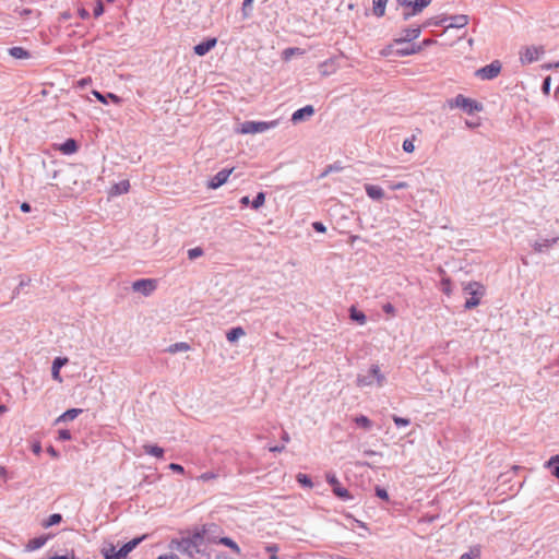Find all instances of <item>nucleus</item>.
Wrapping results in <instances>:
<instances>
[{"mask_svg":"<svg viewBox=\"0 0 559 559\" xmlns=\"http://www.w3.org/2000/svg\"><path fill=\"white\" fill-rule=\"evenodd\" d=\"M170 546L174 550L188 556L190 559L209 557L204 536L200 535L198 532H194L192 535L183 537L180 540H173Z\"/></svg>","mask_w":559,"mask_h":559,"instance_id":"nucleus-1","label":"nucleus"},{"mask_svg":"<svg viewBox=\"0 0 559 559\" xmlns=\"http://www.w3.org/2000/svg\"><path fill=\"white\" fill-rule=\"evenodd\" d=\"M145 537L146 535L135 537L118 550H116L115 546H110V548L103 551L105 559H124Z\"/></svg>","mask_w":559,"mask_h":559,"instance_id":"nucleus-2","label":"nucleus"},{"mask_svg":"<svg viewBox=\"0 0 559 559\" xmlns=\"http://www.w3.org/2000/svg\"><path fill=\"white\" fill-rule=\"evenodd\" d=\"M385 378L381 373L379 366L373 365L368 371V374L366 373H359L357 376V385L360 388L364 386H371L377 383L378 386H382Z\"/></svg>","mask_w":559,"mask_h":559,"instance_id":"nucleus-3","label":"nucleus"},{"mask_svg":"<svg viewBox=\"0 0 559 559\" xmlns=\"http://www.w3.org/2000/svg\"><path fill=\"white\" fill-rule=\"evenodd\" d=\"M278 122L276 120L273 121H245L241 123L240 129L238 130L241 134H255L263 133L270 129H274L277 127Z\"/></svg>","mask_w":559,"mask_h":559,"instance_id":"nucleus-4","label":"nucleus"},{"mask_svg":"<svg viewBox=\"0 0 559 559\" xmlns=\"http://www.w3.org/2000/svg\"><path fill=\"white\" fill-rule=\"evenodd\" d=\"M451 108H460L466 114H473L475 111H481L483 105L472 98L465 97L462 94L456 95L449 102Z\"/></svg>","mask_w":559,"mask_h":559,"instance_id":"nucleus-5","label":"nucleus"},{"mask_svg":"<svg viewBox=\"0 0 559 559\" xmlns=\"http://www.w3.org/2000/svg\"><path fill=\"white\" fill-rule=\"evenodd\" d=\"M464 290L466 294L471 295V297L467 298L465 302V307L468 309L476 307L480 301V297L485 293L484 286L477 282L466 284L464 286Z\"/></svg>","mask_w":559,"mask_h":559,"instance_id":"nucleus-6","label":"nucleus"},{"mask_svg":"<svg viewBox=\"0 0 559 559\" xmlns=\"http://www.w3.org/2000/svg\"><path fill=\"white\" fill-rule=\"evenodd\" d=\"M544 53L543 46H526L520 50V61L522 64H528L537 61Z\"/></svg>","mask_w":559,"mask_h":559,"instance_id":"nucleus-7","label":"nucleus"},{"mask_svg":"<svg viewBox=\"0 0 559 559\" xmlns=\"http://www.w3.org/2000/svg\"><path fill=\"white\" fill-rule=\"evenodd\" d=\"M501 68L500 61L495 60L490 64L478 69L475 74L481 80H492L499 75Z\"/></svg>","mask_w":559,"mask_h":559,"instance_id":"nucleus-8","label":"nucleus"},{"mask_svg":"<svg viewBox=\"0 0 559 559\" xmlns=\"http://www.w3.org/2000/svg\"><path fill=\"white\" fill-rule=\"evenodd\" d=\"M157 286L156 280L142 278L138 280L132 284V289L136 293H141L144 296H150Z\"/></svg>","mask_w":559,"mask_h":559,"instance_id":"nucleus-9","label":"nucleus"},{"mask_svg":"<svg viewBox=\"0 0 559 559\" xmlns=\"http://www.w3.org/2000/svg\"><path fill=\"white\" fill-rule=\"evenodd\" d=\"M326 481L329 483V485L332 486L333 492L336 497H338L342 500L352 499V495L349 493V491L341 486L338 479L334 474H328Z\"/></svg>","mask_w":559,"mask_h":559,"instance_id":"nucleus-10","label":"nucleus"},{"mask_svg":"<svg viewBox=\"0 0 559 559\" xmlns=\"http://www.w3.org/2000/svg\"><path fill=\"white\" fill-rule=\"evenodd\" d=\"M418 49L419 46L416 43H407L404 44L403 46H394L393 44L388 48V51H383V55L389 56L394 51L399 56H407L411 53H415Z\"/></svg>","mask_w":559,"mask_h":559,"instance_id":"nucleus-11","label":"nucleus"},{"mask_svg":"<svg viewBox=\"0 0 559 559\" xmlns=\"http://www.w3.org/2000/svg\"><path fill=\"white\" fill-rule=\"evenodd\" d=\"M219 526L212 523L203 525L201 531H197L200 535L204 536V543H217Z\"/></svg>","mask_w":559,"mask_h":559,"instance_id":"nucleus-12","label":"nucleus"},{"mask_svg":"<svg viewBox=\"0 0 559 559\" xmlns=\"http://www.w3.org/2000/svg\"><path fill=\"white\" fill-rule=\"evenodd\" d=\"M418 36L419 28H406L403 31L402 35L394 40V46H403L407 43H414Z\"/></svg>","mask_w":559,"mask_h":559,"instance_id":"nucleus-13","label":"nucleus"},{"mask_svg":"<svg viewBox=\"0 0 559 559\" xmlns=\"http://www.w3.org/2000/svg\"><path fill=\"white\" fill-rule=\"evenodd\" d=\"M448 20H450V23L444 26L443 33L448 32L450 28H463L469 22L468 15L465 14L453 15L448 17Z\"/></svg>","mask_w":559,"mask_h":559,"instance_id":"nucleus-14","label":"nucleus"},{"mask_svg":"<svg viewBox=\"0 0 559 559\" xmlns=\"http://www.w3.org/2000/svg\"><path fill=\"white\" fill-rule=\"evenodd\" d=\"M234 168H230V169H222L221 171H218L209 182V188L210 189H217L219 188L221 186H223L228 177L230 176V174L233 173Z\"/></svg>","mask_w":559,"mask_h":559,"instance_id":"nucleus-15","label":"nucleus"},{"mask_svg":"<svg viewBox=\"0 0 559 559\" xmlns=\"http://www.w3.org/2000/svg\"><path fill=\"white\" fill-rule=\"evenodd\" d=\"M314 115V108L313 106L311 105H307L302 108H299L297 109L293 115H292V121L294 123H299L304 120H307L309 119L310 117H312Z\"/></svg>","mask_w":559,"mask_h":559,"instance_id":"nucleus-16","label":"nucleus"},{"mask_svg":"<svg viewBox=\"0 0 559 559\" xmlns=\"http://www.w3.org/2000/svg\"><path fill=\"white\" fill-rule=\"evenodd\" d=\"M558 237L555 238H540L534 241L533 249L538 253L548 251L557 241Z\"/></svg>","mask_w":559,"mask_h":559,"instance_id":"nucleus-17","label":"nucleus"},{"mask_svg":"<svg viewBox=\"0 0 559 559\" xmlns=\"http://www.w3.org/2000/svg\"><path fill=\"white\" fill-rule=\"evenodd\" d=\"M216 43V38H207L206 40L195 45L193 51L198 56H205L212 48L215 47Z\"/></svg>","mask_w":559,"mask_h":559,"instance_id":"nucleus-18","label":"nucleus"},{"mask_svg":"<svg viewBox=\"0 0 559 559\" xmlns=\"http://www.w3.org/2000/svg\"><path fill=\"white\" fill-rule=\"evenodd\" d=\"M67 364H68L67 357L55 358V360L52 361V367H51V376H52L53 380H56L58 382H62V378L60 376V369Z\"/></svg>","mask_w":559,"mask_h":559,"instance_id":"nucleus-19","label":"nucleus"},{"mask_svg":"<svg viewBox=\"0 0 559 559\" xmlns=\"http://www.w3.org/2000/svg\"><path fill=\"white\" fill-rule=\"evenodd\" d=\"M448 21V16L445 14H439L429 19H426L424 22H421V29L423 28H430L435 26H445V22Z\"/></svg>","mask_w":559,"mask_h":559,"instance_id":"nucleus-20","label":"nucleus"},{"mask_svg":"<svg viewBox=\"0 0 559 559\" xmlns=\"http://www.w3.org/2000/svg\"><path fill=\"white\" fill-rule=\"evenodd\" d=\"M396 1L399 2V4H401L403 7L412 8L411 11H405L403 13L405 20H407L412 15H416L417 13H419V0H396Z\"/></svg>","mask_w":559,"mask_h":559,"instance_id":"nucleus-21","label":"nucleus"},{"mask_svg":"<svg viewBox=\"0 0 559 559\" xmlns=\"http://www.w3.org/2000/svg\"><path fill=\"white\" fill-rule=\"evenodd\" d=\"M365 190L367 195L372 200H381L384 195L383 189L379 186L366 185Z\"/></svg>","mask_w":559,"mask_h":559,"instance_id":"nucleus-22","label":"nucleus"},{"mask_svg":"<svg viewBox=\"0 0 559 559\" xmlns=\"http://www.w3.org/2000/svg\"><path fill=\"white\" fill-rule=\"evenodd\" d=\"M47 540H48V536H45V535L34 537L28 540V543L26 545V549L29 551L37 550V549L41 548L47 543Z\"/></svg>","mask_w":559,"mask_h":559,"instance_id":"nucleus-23","label":"nucleus"},{"mask_svg":"<svg viewBox=\"0 0 559 559\" xmlns=\"http://www.w3.org/2000/svg\"><path fill=\"white\" fill-rule=\"evenodd\" d=\"M78 143L73 139H68L59 146V151L66 155L73 154L78 151Z\"/></svg>","mask_w":559,"mask_h":559,"instance_id":"nucleus-24","label":"nucleus"},{"mask_svg":"<svg viewBox=\"0 0 559 559\" xmlns=\"http://www.w3.org/2000/svg\"><path fill=\"white\" fill-rule=\"evenodd\" d=\"M129 188H130L129 181L122 180L111 187L110 195H120L122 193H127L129 191Z\"/></svg>","mask_w":559,"mask_h":559,"instance_id":"nucleus-25","label":"nucleus"},{"mask_svg":"<svg viewBox=\"0 0 559 559\" xmlns=\"http://www.w3.org/2000/svg\"><path fill=\"white\" fill-rule=\"evenodd\" d=\"M481 548L480 546H472L466 552L462 554L459 559H480Z\"/></svg>","mask_w":559,"mask_h":559,"instance_id":"nucleus-26","label":"nucleus"},{"mask_svg":"<svg viewBox=\"0 0 559 559\" xmlns=\"http://www.w3.org/2000/svg\"><path fill=\"white\" fill-rule=\"evenodd\" d=\"M143 449L146 454L153 455L158 459L163 457L164 455V449L155 444H144Z\"/></svg>","mask_w":559,"mask_h":559,"instance_id":"nucleus-27","label":"nucleus"},{"mask_svg":"<svg viewBox=\"0 0 559 559\" xmlns=\"http://www.w3.org/2000/svg\"><path fill=\"white\" fill-rule=\"evenodd\" d=\"M80 413H82V409L80 408L68 409L61 416L58 417L57 423L73 420L79 416Z\"/></svg>","mask_w":559,"mask_h":559,"instance_id":"nucleus-28","label":"nucleus"},{"mask_svg":"<svg viewBox=\"0 0 559 559\" xmlns=\"http://www.w3.org/2000/svg\"><path fill=\"white\" fill-rule=\"evenodd\" d=\"M386 2H388V0H373L372 1V4H373L372 11L376 16L380 17V16L384 15Z\"/></svg>","mask_w":559,"mask_h":559,"instance_id":"nucleus-29","label":"nucleus"},{"mask_svg":"<svg viewBox=\"0 0 559 559\" xmlns=\"http://www.w3.org/2000/svg\"><path fill=\"white\" fill-rule=\"evenodd\" d=\"M216 544H222L230 548L237 555H240L241 552L239 546L229 537H219Z\"/></svg>","mask_w":559,"mask_h":559,"instance_id":"nucleus-30","label":"nucleus"},{"mask_svg":"<svg viewBox=\"0 0 559 559\" xmlns=\"http://www.w3.org/2000/svg\"><path fill=\"white\" fill-rule=\"evenodd\" d=\"M245 335V331L240 326H237V328H233L230 329L227 334H226V338L228 340V342L230 343H234L236 342L239 337L243 336Z\"/></svg>","mask_w":559,"mask_h":559,"instance_id":"nucleus-31","label":"nucleus"},{"mask_svg":"<svg viewBox=\"0 0 559 559\" xmlns=\"http://www.w3.org/2000/svg\"><path fill=\"white\" fill-rule=\"evenodd\" d=\"M9 53L15 59H25L29 57V52L23 47H12L9 49Z\"/></svg>","mask_w":559,"mask_h":559,"instance_id":"nucleus-32","label":"nucleus"},{"mask_svg":"<svg viewBox=\"0 0 559 559\" xmlns=\"http://www.w3.org/2000/svg\"><path fill=\"white\" fill-rule=\"evenodd\" d=\"M190 349V345L186 342H178L171 344L166 350L170 354H176L179 352H188Z\"/></svg>","mask_w":559,"mask_h":559,"instance_id":"nucleus-33","label":"nucleus"},{"mask_svg":"<svg viewBox=\"0 0 559 559\" xmlns=\"http://www.w3.org/2000/svg\"><path fill=\"white\" fill-rule=\"evenodd\" d=\"M354 421L356 423V425L365 430H369L372 426V423L371 420L365 416V415H360V416H357Z\"/></svg>","mask_w":559,"mask_h":559,"instance_id":"nucleus-34","label":"nucleus"},{"mask_svg":"<svg viewBox=\"0 0 559 559\" xmlns=\"http://www.w3.org/2000/svg\"><path fill=\"white\" fill-rule=\"evenodd\" d=\"M349 311H350V319L353 321H356L359 324L366 323V316L361 311H358L355 307H350Z\"/></svg>","mask_w":559,"mask_h":559,"instance_id":"nucleus-35","label":"nucleus"},{"mask_svg":"<svg viewBox=\"0 0 559 559\" xmlns=\"http://www.w3.org/2000/svg\"><path fill=\"white\" fill-rule=\"evenodd\" d=\"M61 521H62L61 514L53 513L43 523V526L50 527V526L59 524Z\"/></svg>","mask_w":559,"mask_h":559,"instance_id":"nucleus-36","label":"nucleus"},{"mask_svg":"<svg viewBox=\"0 0 559 559\" xmlns=\"http://www.w3.org/2000/svg\"><path fill=\"white\" fill-rule=\"evenodd\" d=\"M265 202V193L264 192H259L255 198L253 199V201L251 202V206L252 209L254 210H259Z\"/></svg>","mask_w":559,"mask_h":559,"instance_id":"nucleus-37","label":"nucleus"},{"mask_svg":"<svg viewBox=\"0 0 559 559\" xmlns=\"http://www.w3.org/2000/svg\"><path fill=\"white\" fill-rule=\"evenodd\" d=\"M414 141H415V135H413L411 139L404 140V142H403V150L406 153L414 152V150H415Z\"/></svg>","mask_w":559,"mask_h":559,"instance_id":"nucleus-38","label":"nucleus"},{"mask_svg":"<svg viewBox=\"0 0 559 559\" xmlns=\"http://www.w3.org/2000/svg\"><path fill=\"white\" fill-rule=\"evenodd\" d=\"M297 481L302 485V486H306V487H312V481L310 479L309 476H307L306 474H301L299 473L297 475Z\"/></svg>","mask_w":559,"mask_h":559,"instance_id":"nucleus-39","label":"nucleus"},{"mask_svg":"<svg viewBox=\"0 0 559 559\" xmlns=\"http://www.w3.org/2000/svg\"><path fill=\"white\" fill-rule=\"evenodd\" d=\"M203 254V250L200 247H195L188 250V258L194 260Z\"/></svg>","mask_w":559,"mask_h":559,"instance_id":"nucleus-40","label":"nucleus"},{"mask_svg":"<svg viewBox=\"0 0 559 559\" xmlns=\"http://www.w3.org/2000/svg\"><path fill=\"white\" fill-rule=\"evenodd\" d=\"M104 13V4L100 0H98L95 4L93 14L95 17H99Z\"/></svg>","mask_w":559,"mask_h":559,"instance_id":"nucleus-41","label":"nucleus"},{"mask_svg":"<svg viewBox=\"0 0 559 559\" xmlns=\"http://www.w3.org/2000/svg\"><path fill=\"white\" fill-rule=\"evenodd\" d=\"M393 420L395 423V425L400 428V427H406L409 425V420L406 419V418H403V417H399V416H394L393 417Z\"/></svg>","mask_w":559,"mask_h":559,"instance_id":"nucleus-42","label":"nucleus"},{"mask_svg":"<svg viewBox=\"0 0 559 559\" xmlns=\"http://www.w3.org/2000/svg\"><path fill=\"white\" fill-rule=\"evenodd\" d=\"M341 169H342V167L337 164L329 165L326 167V169L323 171V174L321 175V177H325L328 174H330L332 171H340Z\"/></svg>","mask_w":559,"mask_h":559,"instance_id":"nucleus-43","label":"nucleus"},{"mask_svg":"<svg viewBox=\"0 0 559 559\" xmlns=\"http://www.w3.org/2000/svg\"><path fill=\"white\" fill-rule=\"evenodd\" d=\"M376 495L380 499H383V500H388L389 499L388 491L384 488H382V487H376Z\"/></svg>","mask_w":559,"mask_h":559,"instance_id":"nucleus-44","label":"nucleus"},{"mask_svg":"<svg viewBox=\"0 0 559 559\" xmlns=\"http://www.w3.org/2000/svg\"><path fill=\"white\" fill-rule=\"evenodd\" d=\"M312 227L318 233H325L326 231V227H325V225L322 222H313L312 223Z\"/></svg>","mask_w":559,"mask_h":559,"instance_id":"nucleus-45","label":"nucleus"},{"mask_svg":"<svg viewBox=\"0 0 559 559\" xmlns=\"http://www.w3.org/2000/svg\"><path fill=\"white\" fill-rule=\"evenodd\" d=\"M168 467L173 472H176V473H179V474H182L185 472L183 466H181L180 464H177V463H170Z\"/></svg>","mask_w":559,"mask_h":559,"instance_id":"nucleus-46","label":"nucleus"},{"mask_svg":"<svg viewBox=\"0 0 559 559\" xmlns=\"http://www.w3.org/2000/svg\"><path fill=\"white\" fill-rule=\"evenodd\" d=\"M408 186H409V183L406 181H397L391 186V189L399 190V189L407 188Z\"/></svg>","mask_w":559,"mask_h":559,"instance_id":"nucleus-47","label":"nucleus"},{"mask_svg":"<svg viewBox=\"0 0 559 559\" xmlns=\"http://www.w3.org/2000/svg\"><path fill=\"white\" fill-rule=\"evenodd\" d=\"M59 439L60 440H70L71 432L67 429L59 430Z\"/></svg>","mask_w":559,"mask_h":559,"instance_id":"nucleus-48","label":"nucleus"},{"mask_svg":"<svg viewBox=\"0 0 559 559\" xmlns=\"http://www.w3.org/2000/svg\"><path fill=\"white\" fill-rule=\"evenodd\" d=\"M555 464H559V454L551 456L545 464L546 467H551Z\"/></svg>","mask_w":559,"mask_h":559,"instance_id":"nucleus-49","label":"nucleus"},{"mask_svg":"<svg viewBox=\"0 0 559 559\" xmlns=\"http://www.w3.org/2000/svg\"><path fill=\"white\" fill-rule=\"evenodd\" d=\"M93 95L103 104H108V100L106 99V95L102 94L98 91H93Z\"/></svg>","mask_w":559,"mask_h":559,"instance_id":"nucleus-50","label":"nucleus"},{"mask_svg":"<svg viewBox=\"0 0 559 559\" xmlns=\"http://www.w3.org/2000/svg\"><path fill=\"white\" fill-rule=\"evenodd\" d=\"M542 90L545 94H549V91H550V78L549 76L545 79Z\"/></svg>","mask_w":559,"mask_h":559,"instance_id":"nucleus-51","label":"nucleus"},{"mask_svg":"<svg viewBox=\"0 0 559 559\" xmlns=\"http://www.w3.org/2000/svg\"><path fill=\"white\" fill-rule=\"evenodd\" d=\"M442 290L445 293V294H450L451 289H450V282L448 278H443L442 280Z\"/></svg>","mask_w":559,"mask_h":559,"instance_id":"nucleus-52","label":"nucleus"},{"mask_svg":"<svg viewBox=\"0 0 559 559\" xmlns=\"http://www.w3.org/2000/svg\"><path fill=\"white\" fill-rule=\"evenodd\" d=\"M79 15L81 19L86 20L90 17V12L86 9L81 8L79 9Z\"/></svg>","mask_w":559,"mask_h":559,"instance_id":"nucleus-53","label":"nucleus"},{"mask_svg":"<svg viewBox=\"0 0 559 559\" xmlns=\"http://www.w3.org/2000/svg\"><path fill=\"white\" fill-rule=\"evenodd\" d=\"M21 211L24 213L31 212L32 207L27 202H23L20 206Z\"/></svg>","mask_w":559,"mask_h":559,"instance_id":"nucleus-54","label":"nucleus"},{"mask_svg":"<svg viewBox=\"0 0 559 559\" xmlns=\"http://www.w3.org/2000/svg\"><path fill=\"white\" fill-rule=\"evenodd\" d=\"M106 99H111L114 103H117V104L120 102V98L112 93L106 94Z\"/></svg>","mask_w":559,"mask_h":559,"instance_id":"nucleus-55","label":"nucleus"},{"mask_svg":"<svg viewBox=\"0 0 559 559\" xmlns=\"http://www.w3.org/2000/svg\"><path fill=\"white\" fill-rule=\"evenodd\" d=\"M278 550V546L273 544V545H270L266 547V551L271 552V554H276Z\"/></svg>","mask_w":559,"mask_h":559,"instance_id":"nucleus-56","label":"nucleus"},{"mask_svg":"<svg viewBox=\"0 0 559 559\" xmlns=\"http://www.w3.org/2000/svg\"><path fill=\"white\" fill-rule=\"evenodd\" d=\"M433 44H436V40H433V39H424V40H421V49L424 47H427V46H430V45H433Z\"/></svg>","mask_w":559,"mask_h":559,"instance_id":"nucleus-57","label":"nucleus"},{"mask_svg":"<svg viewBox=\"0 0 559 559\" xmlns=\"http://www.w3.org/2000/svg\"><path fill=\"white\" fill-rule=\"evenodd\" d=\"M48 453L52 456V457H58L59 456V453L58 451L53 448V447H49L47 449Z\"/></svg>","mask_w":559,"mask_h":559,"instance_id":"nucleus-58","label":"nucleus"},{"mask_svg":"<svg viewBox=\"0 0 559 559\" xmlns=\"http://www.w3.org/2000/svg\"><path fill=\"white\" fill-rule=\"evenodd\" d=\"M240 204L243 206H248L249 204H251L249 197L248 195L242 197L240 199Z\"/></svg>","mask_w":559,"mask_h":559,"instance_id":"nucleus-59","label":"nucleus"},{"mask_svg":"<svg viewBox=\"0 0 559 559\" xmlns=\"http://www.w3.org/2000/svg\"><path fill=\"white\" fill-rule=\"evenodd\" d=\"M28 283H29V280H28L27 282H25V281H23V280H22V281L20 282V284H19V287L16 288V294H20V292H21V290H22L26 285H28Z\"/></svg>","mask_w":559,"mask_h":559,"instance_id":"nucleus-60","label":"nucleus"},{"mask_svg":"<svg viewBox=\"0 0 559 559\" xmlns=\"http://www.w3.org/2000/svg\"><path fill=\"white\" fill-rule=\"evenodd\" d=\"M32 450L35 454H39L41 452V447L39 443H34L33 447H32Z\"/></svg>","mask_w":559,"mask_h":559,"instance_id":"nucleus-61","label":"nucleus"},{"mask_svg":"<svg viewBox=\"0 0 559 559\" xmlns=\"http://www.w3.org/2000/svg\"><path fill=\"white\" fill-rule=\"evenodd\" d=\"M241 11H242L243 17H248L251 14V7L246 8L242 5Z\"/></svg>","mask_w":559,"mask_h":559,"instance_id":"nucleus-62","label":"nucleus"},{"mask_svg":"<svg viewBox=\"0 0 559 559\" xmlns=\"http://www.w3.org/2000/svg\"><path fill=\"white\" fill-rule=\"evenodd\" d=\"M157 559H179L176 555H164L159 556Z\"/></svg>","mask_w":559,"mask_h":559,"instance_id":"nucleus-63","label":"nucleus"},{"mask_svg":"<svg viewBox=\"0 0 559 559\" xmlns=\"http://www.w3.org/2000/svg\"><path fill=\"white\" fill-rule=\"evenodd\" d=\"M49 559H73V558L69 557L67 555H64V556L56 555V556L50 557Z\"/></svg>","mask_w":559,"mask_h":559,"instance_id":"nucleus-64","label":"nucleus"}]
</instances>
